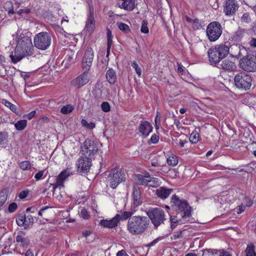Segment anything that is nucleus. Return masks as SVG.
<instances>
[{"label":"nucleus","mask_w":256,"mask_h":256,"mask_svg":"<svg viewBox=\"0 0 256 256\" xmlns=\"http://www.w3.org/2000/svg\"><path fill=\"white\" fill-rule=\"evenodd\" d=\"M149 218L146 216H134L129 218L127 230L132 235L137 236L144 233L148 228Z\"/></svg>","instance_id":"1"},{"label":"nucleus","mask_w":256,"mask_h":256,"mask_svg":"<svg viewBox=\"0 0 256 256\" xmlns=\"http://www.w3.org/2000/svg\"><path fill=\"white\" fill-rule=\"evenodd\" d=\"M230 52V48L226 44L216 45L208 51L210 62L212 64H217Z\"/></svg>","instance_id":"2"},{"label":"nucleus","mask_w":256,"mask_h":256,"mask_svg":"<svg viewBox=\"0 0 256 256\" xmlns=\"http://www.w3.org/2000/svg\"><path fill=\"white\" fill-rule=\"evenodd\" d=\"M171 203L176 207V210L180 212V216L184 222H188L191 216L190 206L186 200H180L176 195H174Z\"/></svg>","instance_id":"3"},{"label":"nucleus","mask_w":256,"mask_h":256,"mask_svg":"<svg viewBox=\"0 0 256 256\" xmlns=\"http://www.w3.org/2000/svg\"><path fill=\"white\" fill-rule=\"evenodd\" d=\"M252 79L251 76L244 72H240L235 75L234 85L242 91L249 90L252 86Z\"/></svg>","instance_id":"4"},{"label":"nucleus","mask_w":256,"mask_h":256,"mask_svg":"<svg viewBox=\"0 0 256 256\" xmlns=\"http://www.w3.org/2000/svg\"><path fill=\"white\" fill-rule=\"evenodd\" d=\"M52 38L50 34L45 32L36 34L34 39V46L40 50L47 49L50 45Z\"/></svg>","instance_id":"5"},{"label":"nucleus","mask_w":256,"mask_h":256,"mask_svg":"<svg viewBox=\"0 0 256 256\" xmlns=\"http://www.w3.org/2000/svg\"><path fill=\"white\" fill-rule=\"evenodd\" d=\"M82 154L85 158H92L98 152V144L91 140H86L81 146Z\"/></svg>","instance_id":"6"},{"label":"nucleus","mask_w":256,"mask_h":256,"mask_svg":"<svg viewBox=\"0 0 256 256\" xmlns=\"http://www.w3.org/2000/svg\"><path fill=\"white\" fill-rule=\"evenodd\" d=\"M146 214L156 228L163 224L166 220L164 212L160 208L150 209L147 211Z\"/></svg>","instance_id":"7"},{"label":"nucleus","mask_w":256,"mask_h":256,"mask_svg":"<svg viewBox=\"0 0 256 256\" xmlns=\"http://www.w3.org/2000/svg\"><path fill=\"white\" fill-rule=\"evenodd\" d=\"M222 28L218 22L210 23L206 27V32L208 39L210 42H215L219 38L222 34Z\"/></svg>","instance_id":"8"},{"label":"nucleus","mask_w":256,"mask_h":256,"mask_svg":"<svg viewBox=\"0 0 256 256\" xmlns=\"http://www.w3.org/2000/svg\"><path fill=\"white\" fill-rule=\"evenodd\" d=\"M239 64L244 71L254 72L256 70V57L252 54L244 56L240 60Z\"/></svg>","instance_id":"9"},{"label":"nucleus","mask_w":256,"mask_h":256,"mask_svg":"<svg viewBox=\"0 0 256 256\" xmlns=\"http://www.w3.org/2000/svg\"><path fill=\"white\" fill-rule=\"evenodd\" d=\"M108 178L110 181V187L113 189L116 188L125 178L124 172L118 168H114L111 170L108 175Z\"/></svg>","instance_id":"10"},{"label":"nucleus","mask_w":256,"mask_h":256,"mask_svg":"<svg viewBox=\"0 0 256 256\" xmlns=\"http://www.w3.org/2000/svg\"><path fill=\"white\" fill-rule=\"evenodd\" d=\"M24 52L28 54V56L32 54L34 46L31 38L28 36H24L18 41L17 46Z\"/></svg>","instance_id":"11"},{"label":"nucleus","mask_w":256,"mask_h":256,"mask_svg":"<svg viewBox=\"0 0 256 256\" xmlns=\"http://www.w3.org/2000/svg\"><path fill=\"white\" fill-rule=\"evenodd\" d=\"M16 224L18 226H24V229H28L33 225L34 220L32 216L25 214H20L16 219Z\"/></svg>","instance_id":"12"},{"label":"nucleus","mask_w":256,"mask_h":256,"mask_svg":"<svg viewBox=\"0 0 256 256\" xmlns=\"http://www.w3.org/2000/svg\"><path fill=\"white\" fill-rule=\"evenodd\" d=\"M238 4L236 0H226L224 12L227 16H233L238 8Z\"/></svg>","instance_id":"13"},{"label":"nucleus","mask_w":256,"mask_h":256,"mask_svg":"<svg viewBox=\"0 0 256 256\" xmlns=\"http://www.w3.org/2000/svg\"><path fill=\"white\" fill-rule=\"evenodd\" d=\"M94 59V52L91 48H88L82 60V68L87 70L92 64Z\"/></svg>","instance_id":"14"},{"label":"nucleus","mask_w":256,"mask_h":256,"mask_svg":"<svg viewBox=\"0 0 256 256\" xmlns=\"http://www.w3.org/2000/svg\"><path fill=\"white\" fill-rule=\"evenodd\" d=\"M96 22L94 18V8L92 6L89 4V14L88 16L85 29L90 34L94 30Z\"/></svg>","instance_id":"15"},{"label":"nucleus","mask_w":256,"mask_h":256,"mask_svg":"<svg viewBox=\"0 0 256 256\" xmlns=\"http://www.w3.org/2000/svg\"><path fill=\"white\" fill-rule=\"evenodd\" d=\"M86 71V70L82 74L74 78L72 82V85L78 88H80L87 84L90 78L88 72Z\"/></svg>","instance_id":"16"},{"label":"nucleus","mask_w":256,"mask_h":256,"mask_svg":"<svg viewBox=\"0 0 256 256\" xmlns=\"http://www.w3.org/2000/svg\"><path fill=\"white\" fill-rule=\"evenodd\" d=\"M72 174L70 170L66 168L62 171L56 178V182L53 184L54 188L56 189L58 186H64V182Z\"/></svg>","instance_id":"17"},{"label":"nucleus","mask_w":256,"mask_h":256,"mask_svg":"<svg viewBox=\"0 0 256 256\" xmlns=\"http://www.w3.org/2000/svg\"><path fill=\"white\" fill-rule=\"evenodd\" d=\"M153 128L148 121L142 120L138 126V131L144 138L148 136L152 131Z\"/></svg>","instance_id":"18"},{"label":"nucleus","mask_w":256,"mask_h":256,"mask_svg":"<svg viewBox=\"0 0 256 256\" xmlns=\"http://www.w3.org/2000/svg\"><path fill=\"white\" fill-rule=\"evenodd\" d=\"M120 220V214H116L114 218L110 220H102L100 221V224L105 227L112 228L118 226V224Z\"/></svg>","instance_id":"19"},{"label":"nucleus","mask_w":256,"mask_h":256,"mask_svg":"<svg viewBox=\"0 0 256 256\" xmlns=\"http://www.w3.org/2000/svg\"><path fill=\"white\" fill-rule=\"evenodd\" d=\"M92 158H85L84 156L78 160V168L81 172H85L90 170Z\"/></svg>","instance_id":"20"},{"label":"nucleus","mask_w":256,"mask_h":256,"mask_svg":"<svg viewBox=\"0 0 256 256\" xmlns=\"http://www.w3.org/2000/svg\"><path fill=\"white\" fill-rule=\"evenodd\" d=\"M26 56H28V54H26L25 52H24L18 46H16L14 54L12 53L10 55V58L12 62L14 64H16Z\"/></svg>","instance_id":"21"},{"label":"nucleus","mask_w":256,"mask_h":256,"mask_svg":"<svg viewBox=\"0 0 256 256\" xmlns=\"http://www.w3.org/2000/svg\"><path fill=\"white\" fill-rule=\"evenodd\" d=\"M150 178V175L148 174L144 176L142 174H136L134 180L136 184L142 186H148Z\"/></svg>","instance_id":"22"},{"label":"nucleus","mask_w":256,"mask_h":256,"mask_svg":"<svg viewBox=\"0 0 256 256\" xmlns=\"http://www.w3.org/2000/svg\"><path fill=\"white\" fill-rule=\"evenodd\" d=\"M119 2V7L128 11H132L135 8V0H120Z\"/></svg>","instance_id":"23"},{"label":"nucleus","mask_w":256,"mask_h":256,"mask_svg":"<svg viewBox=\"0 0 256 256\" xmlns=\"http://www.w3.org/2000/svg\"><path fill=\"white\" fill-rule=\"evenodd\" d=\"M220 68L226 71H232L234 70L236 66L235 63L228 59L222 60L220 64Z\"/></svg>","instance_id":"24"},{"label":"nucleus","mask_w":256,"mask_h":256,"mask_svg":"<svg viewBox=\"0 0 256 256\" xmlns=\"http://www.w3.org/2000/svg\"><path fill=\"white\" fill-rule=\"evenodd\" d=\"M133 200L134 205L135 206L140 204L142 202L141 192L139 187L137 186H134L133 188Z\"/></svg>","instance_id":"25"},{"label":"nucleus","mask_w":256,"mask_h":256,"mask_svg":"<svg viewBox=\"0 0 256 256\" xmlns=\"http://www.w3.org/2000/svg\"><path fill=\"white\" fill-rule=\"evenodd\" d=\"M172 192V189L167 188L164 187H160L156 190V194L158 197L164 200L170 196Z\"/></svg>","instance_id":"26"},{"label":"nucleus","mask_w":256,"mask_h":256,"mask_svg":"<svg viewBox=\"0 0 256 256\" xmlns=\"http://www.w3.org/2000/svg\"><path fill=\"white\" fill-rule=\"evenodd\" d=\"M25 232L20 231L16 236V242H20L23 246H26L30 244V240L28 237H25Z\"/></svg>","instance_id":"27"},{"label":"nucleus","mask_w":256,"mask_h":256,"mask_svg":"<svg viewBox=\"0 0 256 256\" xmlns=\"http://www.w3.org/2000/svg\"><path fill=\"white\" fill-rule=\"evenodd\" d=\"M106 78L110 84H114L117 80L116 74L115 70H114L112 68H109L106 72Z\"/></svg>","instance_id":"28"},{"label":"nucleus","mask_w":256,"mask_h":256,"mask_svg":"<svg viewBox=\"0 0 256 256\" xmlns=\"http://www.w3.org/2000/svg\"><path fill=\"white\" fill-rule=\"evenodd\" d=\"M76 57L74 52L72 50L68 51V54L66 56L63 63H65L66 66H68L74 62V58Z\"/></svg>","instance_id":"29"},{"label":"nucleus","mask_w":256,"mask_h":256,"mask_svg":"<svg viewBox=\"0 0 256 256\" xmlns=\"http://www.w3.org/2000/svg\"><path fill=\"white\" fill-rule=\"evenodd\" d=\"M244 33V30L239 28L232 36V39L236 42H238L243 38Z\"/></svg>","instance_id":"30"},{"label":"nucleus","mask_w":256,"mask_h":256,"mask_svg":"<svg viewBox=\"0 0 256 256\" xmlns=\"http://www.w3.org/2000/svg\"><path fill=\"white\" fill-rule=\"evenodd\" d=\"M8 133L6 132H0V146L6 144L8 139Z\"/></svg>","instance_id":"31"},{"label":"nucleus","mask_w":256,"mask_h":256,"mask_svg":"<svg viewBox=\"0 0 256 256\" xmlns=\"http://www.w3.org/2000/svg\"><path fill=\"white\" fill-rule=\"evenodd\" d=\"M8 190L3 189L0 192V207L2 206L6 200L8 198Z\"/></svg>","instance_id":"32"},{"label":"nucleus","mask_w":256,"mask_h":256,"mask_svg":"<svg viewBox=\"0 0 256 256\" xmlns=\"http://www.w3.org/2000/svg\"><path fill=\"white\" fill-rule=\"evenodd\" d=\"M27 121L26 120H18L14 124L16 128L18 130H23L26 126Z\"/></svg>","instance_id":"33"},{"label":"nucleus","mask_w":256,"mask_h":256,"mask_svg":"<svg viewBox=\"0 0 256 256\" xmlns=\"http://www.w3.org/2000/svg\"><path fill=\"white\" fill-rule=\"evenodd\" d=\"M117 25L118 28L124 33H128L130 31V26L122 22H118Z\"/></svg>","instance_id":"34"},{"label":"nucleus","mask_w":256,"mask_h":256,"mask_svg":"<svg viewBox=\"0 0 256 256\" xmlns=\"http://www.w3.org/2000/svg\"><path fill=\"white\" fill-rule=\"evenodd\" d=\"M167 162L168 165L171 166H175L178 163V159L176 156L172 154L168 156L167 158Z\"/></svg>","instance_id":"35"},{"label":"nucleus","mask_w":256,"mask_h":256,"mask_svg":"<svg viewBox=\"0 0 256 256\" xmlns=\"http://www.w3.org/2000/svg\"><path fill=\"white\" fill-rule=\"evenodd\" d=\"M246 256H256L254 252V246L253 244L248 245L245 250Z\"/></svg>","instance_id":"36"},{"label":"nucleus","mask_w":256,"mask_h":256,"mask_svg":"<svg viewBox=\"0 0 256 256\" xmlns=\"http://www.w3.org/2000/svg\"><path fill=\"white\" fill-rule=\"evenodd\" d=\"M74 110V106L71 104H66L62 108L60 112L63 114H68L70 113Z\"/></svg>","instance_id":"37"},{"label":"nucleus","mask_w":256,"mask_h":256,"mask_svg":"<svg viewBox=\"0 0 256 256\" xmlns=\"http://www.w3.org/2000/svg\"><path fill=\"white\" fill-rule=\"evenodd\" d=\"M199 134L196 131L193 132L190 135V141L192 144H196L199 140Z\"/></svg>","instance_id":"38"},{"label":"nucleus","mask_w":256,"mask_h":256,"mask_svg":"<svg viewBox=\"0 0 256 256\" xmlns=\"http://www.w3.org/2000/svg\"><path fill=\"white\" fill-rule=\"evenodd\" d=\"M148 22L146 20H143L142 24L140 28V32L142 33L148 34L149 32V30L148 26Z\"/></svg>","instance_id":"39"},{"label":"nucleus","mask_w":256,"mask_h":256,"mask_svg":"<svg viewBox=\"0 0 256 256\" xmlns=\"http://www.w3.org/2000/svg\"><path fill=\"white\" fill-rule=\"evenodd\" d=\"M208 254L211 255H218V256H222L220 254V253L224 252V250H218L216 249H206L205 250Z\"/></svg>","instance_id":"40"},{"label":"nucleus","mask_w":256,"mask_h":256,"mask_svg":"<svg viewBox=\"0 0 256 256\" xmlns=\"http://www.w3.org/2000/svg\"><path fill=\"white\" fill-rule=\"evenodd\" d=\"M150 182L148 186H156L159 185V179L156 178L151 177L150 176V178L149 179Z\"/></svg>","instance_id":"41"},{"label":"nucleus","mask_w":256,"mask_h":256,"mask_svg":"<svg viewBox=\"0 0 256 256\" xmlns=\"http://www.w3.org/2000/svg\"><path fill=\"white\" fill-rule=\"evenodd\" d=\"M80 216L84 219L88 220L90 218V214L88 210L84 208H82L80 212Z\"/></svg>","instance_id":"42"},{"label":"nucleus","mask_w":256,"mask_h":256,"mask_svg":"<svg viewBox=\"0 0 256 256\" xmlns=\"http://www.w3.org/2000/svg\"><path fill=\"white\" fill-rule=\"evenodd\" d=\"M20 167L22 170H27L30 168L31 166L28 161L26 160L22 162L20 164Z\"/></svg>","instance_id":"43"},{"label":"nucleus","mask_w":256,"mask_h":256,"mask_svg":"<svg viewBox=\"0 0 256 256\" xmlns=\"http://www.w3.org/2000/svg\"><path fill=\"white\" fill-rule=\"evenodd\" d=\"M132 67L135 69L136 73L138 76H140L142 74L141 69L139 68L138 64L136 61H134L132 64Z\"/></svg>","instance_id":"44"},{"label":"nucleus","mask_w":256,"mask_h":256,"mask_svg":"<svg viewBox=\"0 0 256 256\" xmlns=\"http://www.w3.org/2000/svg\"><path fill=\"white\" fill-rule=\"evenodd\" d=\"M159 139H160V137H159V136L158 135H157L156 134H154L152 135V136H151L150 139L148 142V144H156L158 142Z\"/></svg>","instance_id":"45"},{"label":"nucleus","mask_w":256,"mask_h":256,"mask_svg":"<svg viewBox=\"0 0 256 256\" xmlns=\"http://www.w3.org/2000/svg\"><path fill=\"white\" fill-rule=\"evenodd\" d=\"M241 21L244 22L248 23L251 21L250 14L248 12L244 13L241 18Z\"/></svg>","instance_id":"46"},{"label":"nucleus","mask_w":256,"mask_h":256,"mask_svg":"<svg viewBox=\"0 0 256 256\" xmlns=\"http://www.w3.org/2000/svg\"><path fill=\"white\" fill-rule=\"evenodd\" d=\"M101 108L102 110L104 112H110V107L108 102H103L101 104Z\"/></svg>","instance_id":"47"},{"label":"nucleus","mask_w":256,"mask_h":256,"mask_svg":"<svg viewBox=\"0 0 256 256\" xmlns=\"http://www.w3.org/2000/svg\"><path fill=\"white\" fill-rule=\"evenodd\" d=\"M4 104L6 106L9 108L10 109V110H12L13 112H16V106L13 104H12L11 102L7 101V100H5Z\"/></svg>","instance_id":"48"},{"label":"nucleus","mask_w":256,"mask_h":256,"mask_svg":"<svg viewBox=\"0 0 256 256\" xmlns=\"http://www.w3.org/2000/svg\"><path fill=\"white\" fill-rule=\"evenodd\" d=\"M228 198V196L226 194L219 196H218V201L220 202V204H223L224 203L228 202V201L227 200Z\"/></svg>","instance_id":"49"},{"label":"nucleus","mask_w":256,"mask_h":256,"mask_svg":"<svg viewBox=\"0 0 256 256\" xmlns=\"http://www.w3.org/2000/svg\"><path fill=\"white\" fill-rule=\"evenodd\" d=\"M18 206L16 203L12 202L8 206V211L10 212H14L17 209Z\"/></svg>","instance_id":"50"},{"label":"nucleus","mask_w":256,"mask_h":256,"mask_svg":"<svg viewBox=\"0 0 256 256\" xmlns=\"http://www.w3.org/2000/svg\"><path fill=\"white\" fill-rule=\"evenodd\" d=\"M132 214V212H125L122 214L120 216V220H126L128 218H131L130 216Z\"/></svg>","instance_id":"51"},{"label":"nucleus","mask_w":256,"mask_h":256,"mask_svg":"<svg viewBox=\"0 0 256 256\" xmlns=\"http://www.w3.org/2000/svg\"><path fill=\"white\" fill-rule=\"evenodd\" d=\"M107 40L108 44H112V34L111 31L110 30H108L107 31Z\"/></svg>","instance_id":"52"},{"label":"nucleus","mask_w":256,"mask_h":256,"mask_svg":"<svg viewBox=\"0 0 256 256\" xmlns=\"http://www.w3.org/2000/svg\"><path fill=\"white\" fill-rule=\"evenodd\" d=\"M44 174V172L42 170L38 172V173H36L35 174L34 178L37 180H40L42 178V176H43Z\"/></svg>","instance_id":"53"},{"label":"nucleus","mask_w":256,"mask_h":256,"mask_svg":"<svg viewBox=\"0 0 256 256\" xmlns=\"http://www.w3.org/2000/svg\"><path fill=\"white\" fill-rule=\"evenodd\" d=\"M28 194V192L24 190L19 194L18 196L20 198L24 199L27 196Z\"/></svg>","instance_id":"54"},{"label":"nucleus","mask_w":256,"mask_h":256,"mask_svg":"<svg viewBox=\"0 0 256 256\" xmlns=\"http://www.w3.org/2000/svg\"><path fill=\"white\" fill-rule=\"evenodd\" d=\"M182 232H176L173 234L174 238L176 240L182 237Z\"/></svg>","instance_id":"55"},{"label":"nucleus","mask_w":256,"mask_h":256,"mask_svg":"<svg viewBox=\"0 0 256 256\" xmlns=\"http://www.w3.org/2000/svg\"><path fill=\"white\" fill-rule=\"evenodd\" d=\"M193 23L194 24V26H193L194 28H196L198 29V27L200 26V24H199V20L198 18H195L194 20Z\"/></svg>","instance_id":"56"},{"label":"nucleus","mask_w":256,"mask_h":256,"mask_svg":"<svg viewBox=\"0 0 256 256\" xmlns=\"http://www.w3.org/2000/svg\"><path fill=\"white\" fill-rule=\"evenodd\" d=\"M36 112L34 110L31 112H30L29 114H28L27 118L28 120H31L32 118H33L34 117V116H36Z\"/></svg>","instance_id":"57"},{"label":"nucleus","mask_w":256,"mask_h":256,"mask_svg":"<svg viewBox=\"0 0 256 256\" xmlns=\"http://www.w3.org/2000/svg\"><path fill=\"white\" fill-rule=\"evenodd\" d=\"M116 256H128L124 250L118 251L116 254Z\"/></svg>","instance_id":"58"},{"label":"nucleus","mask_w":256,"mask_h":256,"mask_svg":"<svg viewBox=\"0 0 256 256\" xmlns=\"http://www.w3.org/2000/svg\"><path fill=\"white\" fill-rule=\"evenodd\" d=\"M245 208H246V206H244L243 204H242V205L240 206H239V209L237 211V213L238 214H241L242 212L244 211V210L245 209Z\"/></svg>","instance_id":"59"},{"label":"nucleus","mask_w":256,"mask_h":256,"mask_svg":"<svg viewBox=\"0 0 256 256\" xmlns=\"http://www.w3.org/2000/svg\"><path fill=\"white\" fill-rule=\"evenodd\" d=\"M240 47L238 46L237 45H235V46H232L230 47V50L231 51L234 49V50H236V51L238 52V54L239 55L240 53Z\"/></svg>","instance_id":"60"},{"label":"nucleus","mask_w":256,"mask_h":256,"mask_svg":"<svg viewBox=\"0 0 256 256\" xmlns=\"http://www.w3.org/2000/svg\"><path fill=\"white\" fill-rule=\"evenodd\" d=\"M81 124H82V125L84 126V127H86V128H88V122L84 120V119H82V120H81Z\"/></svg>","instance_id":"61"},{"label":"nucleus","mask_w":256,"mask_h":256,"mask_svg":"<svg viewBox=\"0 0 256 256\" xmlns=\"http://www.w3.org/2000/svg\"><path fill=\"white\" fill-rule=\"evenodd\" d=\"M250 44L251 46H256V38H252L250 42Z\"/></svg>","instance_id":"62"},{"label":"nucleus","mask_w":256,"mask_h":256,"mask_svg":"<svg viewBox=\"0 0 256 256\" xmlns=\"http://www.w3.org/2000/svg\"><path fill=\"white\" fill-rule=\"evenodd\" d=\"M25 256H34V254L32 250L30 249H29L26 251V252L25 254Z\"/></svg>","instance_id":"63"},{"label":"nucleus","mask_w":256,"mask_h":256,"mask_svg":"<svg viewBox=\"0 0 256 256\" xmlns=\"http://www.w3.org/2000/svg\"><path fill=\"white\" fill-rule=\"evenodd\" d=\"M91 234V232L90 231H88V230H85L84 232H82V236L85 237V238H86L88 237V236L90 235V234Z\"/></svg>","instance_id":"64"}]
</instances>
